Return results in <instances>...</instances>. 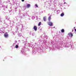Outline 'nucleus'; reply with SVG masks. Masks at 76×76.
Wrapping results in <instances>:
<instances>
[{"label":"nucleus","instance_id":"dca6fc26","mask_svg":"<svg viewBox=\"0 0 76 76\" xmlns=\"http://www.w3.org/2000/svg\"><path fill=\"white\" fill-rule=\"evenodd\" d=\"M74 29H75V27H74Z\"/></svg>","mask_w":76,"mask_h":76},{"label":"nucleus","instance_id":"f8f14e48","mask_svg":"<svg viewBox=\"0 0 76 76\" xmlns=\"http://www.w3.org/2000/svg\"><path fill=\"white\" fill-rule=\"evenodd\" d=\"M35 6L36 7H38V5H37V4H36Z\"/></svg>","mask_w":76,"mask_h":76},{"label":"nucleus","instance_id":"f3484780","mask_svg":"<svg viewBox=\"0 0 76 76\" xmlns=\"http://www.w3.org/2000/svg\"><path fill=\"white\" fill-rule=\"evenodd\" d=\"M73 31H72L73 32Z\"/></svg>","mask_w":76,"mask_h":76},{"label":"nucleus","instance_id":"6e6552de","mask_svg":"<svg viewBox=\"0 0 76 76\" xmlns=\"http://www.w3.org/2000/svg\"><path fill=\"white\" fill-rule=\"evenodd\" d=\"M64 13H62L61 14V16H64Z\"/></svg>","mask_w":76,"mask_h":76},{"label":"nucleus","instance_id":"9d476101","mask_svg":"<svg viewBox=\"0 0 76 76\" xmlns=\"http://www.w3.org/2000/svg\"><path fill=\"white\" fill-rule=\"evenodd\" d=\"M41 25V22H39L38 24V26H40Z\"/></svg>","mask_w":76,"mask_h":76},{"label":"nucleus","instance_id":"f03ea898","mask_svg":"<svg viewBox=\"0 0 76 76\" xmlns=\"http://www.w3.org/2000/svg\"><path fill=\"white\" fill-rule=\"evenodd\" d=\"M4 36L5 37V38H7L8 37H9V35H8V34L7 33H4Z\"/></svg>","mask_w":76,"mask_h":76},{"label":"nucleus","instance_id":"f257e3e1","mask_svg":"<svg viewBox=\"0 0 76 76\" xmlns=\"http://www.w3.org/2000/svg\"><path fill=\"white\" fill-rule=\"evenodd\" d=\"M48 25H49V26H53V23L51 22H48Z\"/></svg>","mask_w":76,"mask_h":76},{"label":"nucleus","instance_id":"2eb2a0df","mask_svg":"<svg viewBox=\"0 0 76 76\" xmlns=\"http://www.w3.org/2000/svg\"><path fill=\"white\" fill-rule=\"evenodd\" d=\"M75 31H76V28L75 30Z\"/></svg>","mask_w":76,"mask_h":76},{"label":"nucleus","instance_id":"0eeeda50","mask_svg":"<svg viewBox=\"0 0 76 76\" xmlns=\"http://www.w3.org/2000/svg\"><path fill=\"white\" fill-rule=\"evenodd\" d=\"M31 6V5L30 4H27V8H29V7H30Z\"/></svg>","mask_w":76,"mask_h":76},{"label":"nucleus","instance_id":"423d86ee","mask_svg":"<svg viewBox=\"0 0 76 76\" xmlns=\"http://www.w3.org/2000/svg\"><path fill=\"white\" fill-rule=\"evenodd\" d=\"M51 16H50L48 18V20L49 21H50V20H51Z\"/></svg>","mask_w":76,"mask_h":76},{"label":"nucleus","instance_id":"ddd939ff","mask_svg":"<svg viewBox=\"0 0 76 76\" xmlns=\"http://www.w3.org/2000/svg\"><path fill=\"white\" fill-rule=\"evenodd\" d=\"M22 1H24V0H22Z\"/></svg>","mask_w":76,"mask_h":76},{"label":"nucleus","instance_id":"4468645a","mask_svg":"<svg viewBox=\"0 0 76 76\" xmlns=\"http://www.w3.org/2000/svg\"><path fill=\"white\" fill-rule=\"evenodd\" d=\"M64 4H66V3L65 2H64Z\"/></svg>","mask_w":76,"mask_h":76},{"label":"nucleus","instance_id":"20e7f679","mask_svg":"<svg viewBox=\"0 0 76 76\" xmlns=\"http://www.w3.org/2000/svg\"><path fill=\"white\" fill-rule=\"evenodd\" d=\"M34 29L35 31H37V27L36 26H35L34 27Z\"/></svg>","mask_w":76,"mask_h":76},{"label":"nucleus","instance_id":"39448f33","mask_svg":"<svg viewBox=\"0 0 76 76\" xmlns=\"http://www.w3.org/2000/svg\"><path fill=\"white\" fill-rule=\"evenodd\" d=\"M43 20L45 22L47 20V18H46V17H43Z\"/></svg>","mask_w":76,"mask_h":76},{"label":"nucleus","instance_id":"1a4fd4ad","mask_svg":"<svg viewBox=\"0 0 76 76\" xmlns=\"http://www.w3.org/2000/svg\"><path fill=\"white\" fill-rule=\"evenodd\" d=\"M61 32H64V29H62L61 30Z\"/></svg>","mask_w":76,"mask_h":76},{"label":"nucleus","instance_id":"7ed1b4c3","mask_svg":"<svg viewBox=\"0 0 76 76\" xmlns=\"http://www.w3.org/2000/svg\"><path fill=\"white\" fill-rule=\"evenodd\" d=\"M68 35H69V36H70V37H73V34H72V33H68Z\"/></svg>","mask_w":76,"mask_h":76},{"label":"nucleus","instance_id":"9b49d317","mask_svg":"<svg viewBox=\"0 0 76 76\" xmlns=\"http://www.w3.org/2000/svg\"><path fill=\"white\" fill-rule=\"evenodd\" d=\"M18 47H19V46H18V45H16L15 46L16 48H18Z\"/></svg>","mask_w":76,"mask_h":76}]
</instances>
